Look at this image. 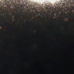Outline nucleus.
I'll return each instance as SVG.
<instances>
[{"instance_id": "8", "label": "nucleus", "mask_w": 74, "mask_h": 74, "mask_svg": "<svg viewBox=\"0 0 74 74\" xmlns=\"http://www.w3.org/2000/svg\"><path fill=\"white\" fill-rule=\"evenodd\" d=\"M54 16H53V18L54 17Z\"/></svg>"}, {"instance_id": "3", "label": "nucleus", "mask_w": 74, "mask_h": 74, "mask_svg": "<svg viewBox=\"0 0 74 74\" xmlns=\"http://www.w3.org/2000/svg\"><path fill=\"white\" fill-rule=\"evenodd\" d=\"M62 21L64 22H65V21L64 20H62Z\"/></svg>"}, {"instance_id": "16", "label": "nucleus", "mask_w": 74, "mask_h": 74, "mask_svg": "<svg viewBox=\"0 0 74 74\" xmlns=\"http://www.w3.org/2000/svg\"><path fill=\"white\" fill-rule=\"evenodd\" d=\"M72 14H73V13H72Z\"/></svg>"}, {"instance_id": "7", "label": "nucleus", "mask_w": 74, "mask_h": 74, "mask_svg": "<svg viewBox=\"0 0 74 74\" xmlns=\"http://www.w3.org/2000/svg\"><path fill=\"white\" fill-rule=\"evenodd\" d=\"M15 16L16 17V16H17L16 15H15Z\"/></svg>"}, {"instance_id": "6", "label": "nucleus", "mask_w": 74, "mask_h": 74, "mask_svg": "<svg viewBox=\"0 0 74 74\" xmlns=\"http://www.w3.org/2000/svg\"><path fill=\"white\" fill-rule=\"evenodd\" d=\"M52 19L54 20V18H52Z\"/></svg>"}, {"instance_id": "14", "label": "nucleus", "mask_w": 74, "mask_h": 74, "mask_svg": "<svg viewBox=\"0 0 74 74\" xmlns=\"http://www.w3.org/2000/svg\"><path fill=\"white\" fill-rule=\"evenodd\" d=\"M11 21H12V20H11Z\"/></svg>"}, {"instance_id": "12", "label": "nucleus", "mask_w": 74, "mask_h": 74, "mask_svg": "<svg viewBox=\"0 0 74 74\" xmlns=\"http://www.w3.org/2000/svg\"><path fill=\"white\" fill-rule=\"evenodd\" d=\"M60 16H62V15H60Z\"/></svg>"}, {"instance_id": "10", "label": "nucleus", "mask_w": 74, "mask_h": 74, "mask_svg": "<svg viewBox=\"0 0 74 74\" xmlns=\"http://www.w3.org/2000/svg\"><path fill=\"white\" fill-rule=\"evenodd\" d=\"M7 16H8V14H7Z\"/></svg>"}, {"instance_id": "11", "label": "nucleus", "mask_w": 74, "mask_h": 74, "mask_svg": "<svg viewBox=\"0 0 74 74\" xmlns=\"http://www.w3.org/2000/svg\"><path fill=\"white\" fill-rule=\"evenodd\" d=\"M12 19H13V18H12Z\"/></svg>"}, {"instance_id": "9", "label": "nucleus", "mask_w": 74, "mask_h": 74, "mask_svg": "<svg viewBox=\"0 0 74 74\" xmlns=\"http://www.w3.org/2000/svg\"><path fill=\"white\" fill-rule=\"evenodd\" d=\"M28 19H29V18H28Z\"/></svg>"}, {"instance_id": "5", "label": "nucleus", "mask_w": 74, "mask_h": 74, "mask_svg": "<svg viewBox=\"0 0 74 74\" xmlns=\"http://www.w3.org/2000/svg\"><path fill=\"white\" fill-rule=\"evenodd\" d=\"M64 2H66V0H64Z\"/></svg>"}, {"instance_id": "2", "label": "nucleus", "mask_w": 74, "mask_h": 74, "mask_svg": "<svg viewBox=\"0 0 74 74\" xmlns=\"http://www.w3.org/2000/svg\"><path fill=\"white\" fill-rule=\"evenodd\" d=\"M0 26L1 27H4V26H3L2 24H0Z\"/></svg>"}, {"instance_id": "4", "label": "nucleus", "mask_w": 74, "mask_h": 74, "mask_svg": "<svg viewBox=\"0 0 74 74\" xmlns=\"http://www.w3.org/2000/svg\"><path fill=\"white\" fill-rule=\"evenodd\" d=\"M18 14L20 15V13H18V14H17V15H18Z\"/></svg>"}, {"instance_id": "1", "label": "nucleus", "mask_w": 74, "mask_h": 74, "mask_svg": "<svg viewBox=\"0 0 74 74\" xmlns=\"http://www.w3.org/2000/svg\"><path fill=\"white\" fill-rule=\"evenodd\" d=\"M68 16H65V17H64V18H62V17H61V18L62 19H65V18H67Z\"/></svg>"}, {"instance_id": "15", "label": "nucleus", "mask_w": 74, "mask_h": 74, "mask_svg": "<svg viewBox=\"0 0 74 74\" xmlns=\"http://www.w3.org/2000/svg\"><path fill=\"white\" fill-rule=\"evenodd\" d=\"M34 21H35V20Z\"/></svg>"}, {"instance_id": "13", "label": "nucleus", "mask_w": 74, "mask_h": 74, "mask_svg": "<svg viewBox=\"0 0 74 74\" xmlns=\"http://www.w3.org/2000/svg\"><path fill=\"white\" fill-rule=\"evenodd\" d=\"M65 14L66 15V14Z\"/></svg>"}]
</instances>
